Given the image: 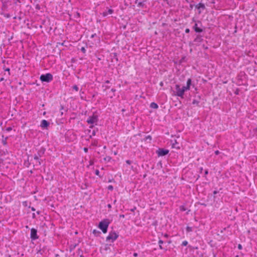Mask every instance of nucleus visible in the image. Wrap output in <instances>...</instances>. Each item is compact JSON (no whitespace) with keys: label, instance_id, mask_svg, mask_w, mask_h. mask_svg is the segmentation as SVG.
Returning a JSON list of instances; mask_svg holds the SVG:
<instances>
[{"label":"nucleus","instance_id":"nucleus-26","mask_svg":"<svg viewBox=\"0 0 257 257\" xmlns=\"http://www.w3.org/2000/svg\"><path fill=\"white\" fill-rule=\"evenodd\" d=\"M186 86H183L182 88H181V89H182V90H183V93H184V92L187 91V90H189V89H186Z\"/></svg>","mask_w":257,"mask_h":257},{"label":"nucleus","instance_id":"nucleus-56","mask_svg":"<svg viewBox=\"0 0 257 257\" xmlns=\"http://www.w3.org/2000/svg\"><path fill=\"white\" fill-rule=\"evenodd\" d=\"M202 171H203V168H202V167H201V168H200V173H202Z\"/></svg>","mask_w":257,"mask_h":257},{"label":"nucleus","instance_id":"nucleus-30","mask_svg":"<svg viewBox=\"0 0 257 257\" xmlns=\"http://www.w3.org/2000/svg\"><path fill=\"white\" fill-rule=\"evenodd\" d=\"M96 135V131L95 130H93L91 133V135L90 136V138H91L92 136H94Z\"/></svg>","mask_w":257,"mask_h":257},{"label":"nucleus","instance_id":"nucleus-39","mask_svg":"<svg viewBox=\"0 0 257 257\" xmlns=\"http://www.w3.org/2000/svg\"><path fill=\"white\" fill-rule=\"evenodd\" d=\"M110 159V158L108 157L104 158V161H109Z\"/></svg>","mask_w":257,"mask_h":257},{"label":"nucleus","instance_id":"nucleus-31","mask_svg":"<svg viewBox=\"0 0 257 257\" xmlns=\"http://www.w3.org/2000/svg\"><path fill=\"white\" fill-rule=\"evenodd\" d=\"M4 69L5 71H8V74L9 75H10V69L9 68H5V67L4 68Z\"/></svg>","mask_w":257,"mask_h":257},{"label":"nucleus","instance_id":"nucleus-59","mask_svg":"<svg viewBox=\"0 0 257 257\" xmlns=\"http://www.w3.org/2000/svg\"><path fill=\"white\" fill-rule=\"evenodd\" d=\"M64 109V107L63 105H61V108H60V110H62Z\"/></svg>","mask_w":257,"mask_h":257},{"label":"nucleus","instance_id":"nucleus-36","mask_svg":"<svg viewBox=\"0 0 257 257\" xmlns=\"http://www.w3.org/2000/svg\"><path fill=\"white\" fill-rule=\"evenodd\" d=\"M36 160L38 161L39 165H41L42 164V162L43 161L42 160L39 158V160Z\"/></svg>","mask_w":257,"mask_h":257},{"label":"nucleus","instance_id":"nucleus-48","mask_svg":"<svg viewBox=\"0 0 257 257\" xmlns=\"http://www.w3.org/2000/svg\"><path fill=\"white\" fill-rule=\"evenodd\" d=\"M181 210H182V211H185L186 210V208L184 206H181Z\"/></svg>","mask_w":257,"mask_h":257},{"label":"nucleus","instance_id":"nucleus-35","mask_svg":"<svg viewBox=\"0 0 257 257\" xmlns=\"http://www.w3.org/2000/svg\"><path fill=\"white\" fill-rule=\"evenodd\" d=\"M81 51L83 53H85L86 52V49H85L84 47H82L81 48Z\"/></svg>","mask_w":257,"mask_h":257},{"label":"nucleus","instance_id":"nucleus-24","mask_svg":"<svg viewBox=\"0 0 257 257\" xmlns=\"http://www.w3.org/2000/svg\"><path fill=\"white\" fill-rule=\"evenodd\" d=\"M186 231L187 232H190L192 231V227L190 226H187L186 227Z\"/></svg>","mask_w":257,"mask_h":257},{"label":"nucleus","instance_id":"nucleus-32","mask_svg":"<svg viewBox=\"0 0 257 257\" xmlns=\"http://www.w3.org/2000/svg\"><path fill=\"white\" fill-rule=\"evenodd\" d=\"M95 174L97 176H100L99 175V171L97 169L95 170Z\"/></svg>","mask_w":257,"mask_h":257},{"label":"nucleus","instance_id":"nucleus-54","mask_svg":"<svg viewBox=\"0 0 257 257\" xmlns=\"http://www.w3.org/2000/svg\"><path fill=\"white\" fill-rule=\"evenodd\" d=\"M94 127V125L93 124H91V125H90L89 126V128H93Z\"/></svg>","mask_w":257,"mask_h":257},{"label":"nucleus","instance_id":"nucleus-51","mask_svg":"<svg viewBox=\"0 0 257 257\" xmlns=\"http://www.w3.org/2000/svg\"><path fill=\"white\" fill-rule=\"evenodd\" d=\"M32 218H34H34H36V215H35V213H33L32 214Z\"/></svg>","mask_w":257,"mask_h":257},{"label":"nucleus","instance_id":"nucleus-16","mask_svg":"<svg viewBox=\"0 0 257 257\" xmlns=\"http://www.w3.org/2000/svg\"><path fill=\"white\" fill-rule=\"evenodd\" d=\"M145 2V1L138 3V7L142 8H146Z\"/></svg>","mask_w":257,"mask_h":257},{"label":"nucleus","instance_id":"nucleus-17","mask_svg":"<svg viewBox=\"0 0 257 257\" xmlns=\"http://www.w3.org/2000/svg\"><path fill=\"white\" fill-rule=\"evenodd\" d=\"M2 138H3V139H2V143H3V144L4 146L7 145V140L8 139V137H7L6 138H4V136L3 135L2 136Z\"/></svg>","mask_w":257,"mask_h":257},{"label":"nucleus","instance_id":"nucleus-12","mask_svg":"<svg viewBox=\"0 0 257 257\" xmlns=\"http://www.w3.org/2000/svg\"><path fill=\"white\" fill-rule=\"evenodd\" d=\"M193 29L196 33H201L203 31V29L198 27V24L197 23H195L193 26Z\"/></svg>","mask_w":257,"mask_h":257},{"label":"nucleus","instance_id":"nucleus-58","mask_svg":"<svg viewBox=\"0 0 257 257\" xmlns=\"http://www.w3.org/2000/svg\"><path fill=\"white\" fill-rule=\"evenodd\" d=\"M203 47L205 49H208V47H205L204 45H203Z\"/></svg>","mask_w":257,"mask_h":257},{"label":"nucleus","instance_id":"nucleus-3","mask_svg":"<svg viewBox=\"0 0 257 257\" xmlns=\"http://www.w3.org/2000/svg\"><path fill=\"white\" fill-rule=\"evenodd\" d=\"M53 79V75L50 73H48L45 74H42L40 77V80L43 82H45L49 83L52 81Z\"/></svg>","mask_w":257,"mask_h":257},{"label":"nucleus","instance_id":"nucleus-25","mask_svg":"<svg viewBox=\"0 0 257 257\" xmlns=\"http://www.w3.org/2000/svg\"><path fill=\"white\" fill-rule=\"evenodd\" d=\"M84 94V92L82 91V90H80V97L82 99H83V94Z\"/></svg>","mask_w":257,"mask_h":257},{"label":"nucleus","instance_id":"nucleus-57","mask_svg":"<svg viewBox=\"0 0 257 257\" xmlns=\"http://www.w3.org/2000/svg\"><path fill=\"white\" fill-rule=\"evenodd\" d=\"M31 208L32 211H35V209L34 208V207H32Z\"/></svg>","mask_w":257,"mask_h":257},{"label":"nucleus","instance_id":"nucleus-22","mask_svg":"<svg viewBox=\"0 0 257 257\" xmlns=\"http://www.w3.org/2000/svg\"><path fill=\"white\" fill-rule=\"evenodd\" d=\"M199 103H200V101L196 99H194L192 101L193 104H195L198 106H200Z\"/></svg>","mask_w":257,"mask_h":257},{"label":"nucleus","instance_id":"nucleus-9","mask_svg":"<svg viewBox=\"0 0 257 257\" xmlns=\"http://www.w3.org/2000/svg\"><path fill=\"white\" fill-rule=\"evenodd\" d=\"M203 41V39L202 38V36L200 35H197L196 38L194 40V42L196 43V45L199 46L202 41Z\"/></svg>","mask_w":257,"mask_h":257},{"label":"nucleus","instance_id":"nucleus-60","mask_svg":"<svg viewBox=\"0 0 257 257\" xmlns=\"http://www.w3.org/2000/svg\"><path fill=\"white\" fill-rule=\"evenodd\" d=\"M190 7L191 8H193V5H190Z\"/></svg>","mask_w":257,"mask_h":257},{"label":"nucleus","instance_id":"nucleus-14","mask_svg":"<svg viewBox=\"0 0 257 257\" xmlns=\"http://www.w3.org/2000/svg\"><path fill=\"white\" fill-rule=\"evenodd\" d=\"M113 13V10L112 9H108V11L103 12L102 13V15L104 17H106L108 14H111Z\"/></svg>","mask_w":257,"mask_h":257},{"label":"nucleus","instance_id":"nucleus-15","mask_svg":"<svg viewBox=\"0 0 257 257\" xmlns=\"http://www.w3.org/2000/svg\"><path fill=\"white\" fill-rule=\"evenodd\" d=\"M92 233L95 236H99L101 234V232L96 229H94Z\"/></svg>","mask_w":257,"mask_h":257},{"label":"nucleus","instance_id":"nucleus-8","mask_svg":"<svg viewBox=\"0 0 257 257\" xmlns=\"http://www.w3.org/2000/svg\"><path fill=\"white\" fill-rule=\"evenodd\" d=\"M30 237L32 240H36L39 238V236L37 234V230L34 228H32L31 229Z\"/></svg>","mask_w":257,"mask_h":257},{"label":"nucleus","instance_id":"nucleus-44","mask_svg":"<svg viewBox=\"0 0 257 257\" xmlns=\"http://www.w3.org/2000/svg\"><path fill=\"white\" fill-rule=\"evenodd\" d=\"M219 154H220V152H219V151L217 150V151H215V154L216 155H219Z\"/></svg>","mask_w":257,"mask_h":257},{"label":"nucleus","instance_id":"nucleus-47","mask_svg":"<svg viewBox=\"0 0 257 257\" xmlns=\"http://www.w3.org/2000/svg\"><path fill=\"white\" fill-rule=\"evenodd\" d=\"M185 32L186 33H189L190 32V29L188 28H187L185 29Z\"/></svg>","mask_w":257,"mask_h":257},{"label":"nucleus","instance_id":"nucleus-6","mask_svg":"<svg viewBox=\"0 0 257 257\" xmlns=\"http://www.w3.org/2000/svg\"><path fill=\"white\" fill-rule=\"evenodd\" d=\"M175 89H176V95L177 96H179L182 98H184V93H183V90L180 88V86L179 84H176L175 85Z\"/></svg>","mask_w":257,"mask_h":257},{"label":"nucleus","instance_id":"nucleus-10","mask_svg":"<svg viewBox=\"0 0 257 257\" xmlns=\"http://www.w3.org/2000/svg\"><path fill=\"white\" fill-rule=\"evenodd\" d=\"M195 8H196V9H197L199 10V12H198V13L199 14H201V10H205L206 9L204 4H203L201 3H200L196 5L195 6Z\"/></svg>","mask_w":257,"mask_h":257},{"label":"nucleus","instance_id":"nucleus-13","mask_svg":"<svg viewBox=\"0 0 257 257\" xmlns=\"http://www.w3.org/2000/svg\"><path fill=\"white\" fill-rule=\"evenodd\" d=\"M191 86H192L193 87H194V85L192 84V80L191 78L188 79L187 81V84H186V89H190Z\"/></svg>","mask_w":257,"mask_h":257},{"label":"nucleus","instance_id":"nucleus-28","mask_svg":"<svg viewBox=\"0 0 257 257\" xmlns=\"http://www.w3.org/2000/svg\"><path fill=\"white\" fill-rule=\"evenodd\" d=\"M191 249H198V247L197 246H190L189 245L188 246Z\"/></svg>","mask_w":257,"mask_h":257},{"label":"nucleus","instance_id":"nucleus-23","mask_svg":"<svg viewBox=\"0 0 257 257\" xmlns=\"http://www.w3.org/2000/svg\"><path fill=\"white\" fill-rule=\"evenodd\" d=\"M113 54V59H115L116 61H118V58L117 56V54L116 53H114Z\"/></svg>","mask_w":257,"mask_h":257},{"label":"nucleus","instance_id":"nucleus-29","mask_svg":"<svg viewBox=\"0 0 257 257\" xmlns=\"http://www.w3.org/2000/svg\"><path fill=\"white\" fill-rule=\"evenodd\" d=\"M188 244V241L186 240H184L182 243V246H186Z\"/></svg>","mask_w":257,"mask_h":257},{"label":"nucleus","instance_id":"nucleus-55","mask_svg":"<svg viewBox=\"0 0 257 257\" xmlns=\"http://www.w3.org/2000/svg\"><path fill=\"white\" fill-rule=\"evenodd\" d=\"M110 83V81L109 80H106L105 81V84H108V83Z\"/></svg>","mask_w":257,"mask_h":257},{"label":"nucleus","instance_id":"nucleus-20","mask_svg":"<svg viewBox=\"0 0 257 257\" xmlns=\"http://www.w3.org/2000/svg\"><path fill=\"white\" fill-rule=\"evenodd\" d=\"M158 243L159 244V247L160 249H165L164 247H163L162 245L164 243V241L162 240L159 239Z\"/></svg>","mask_w":257,"mask_h":257},{"label":"nucleus","instance_id":"nucleus-21","mask_svg":"<svg viewBox=\"0 0 257 257\" xmlns=\"http://www.w3.org/2000/svg\"><path fill=\"white\" fill-rule=\"evenodd\" d=\"M80 17V14L78 12H76L74 13V18L76 19H79Z\"/></svg>","mask_w":257,"mask_h":257},{"label":"nucleus","instance_id":"nucleus-19","mask_svg":"<svg viewBox=\"0 0 257 257\" xmlns=\"http://www.w3.org/2000/svg\"><path fill=\"white\" fill-rule=\"evenodd\" d=\"M172 147L173 148H176L177 149H180V147L179 146V144H178V143L176 141H175V142L174 143L172 144Z\"/></svg>","mask_w":257,"mask_h":257},{"label":"nucleus","instance_id":"nucleus-1","mask_svg":"<svg viewBox=\"0 0 257 257\" xmlns=\"http://www.w3.org/2000/svg\"><path fill=\"white\" fill-rule=\"evenodd\" d=\"M110 223L109 221L107 219H103L98 224V228L101 230L103 233H106Z\"/></svg>","mask_w":257,"mask_h":257},{"label":"nucleus","instance_id":"nucleus-34","mask_svg":"<svg viewBox=\"0 0 257 257\" xmlns=\"http://www.w3.org/2000/svg\"><path fill=\"white\" fill-rule=\"evenodd\" d=\"M111 91H112L113 93V95L111 96V98H112L113 96L115 95L114 93L116 91V89L115 88H112L111 89Z\"/></svg>","mask_w":257,"mask_h":257},{"label":"nucleus","instance_id":"nucleus-61","mask_svg":"<svg viewBox=\"0 0 257 257\" xmlns=\"http://www.w3.org/2000/svg\"><path fill=\"white\" fill-rule=\"evenodd\" d=\"M213 257H217L216 254H215L214 253H213Z\"/></svg>","mask_w":257,"mask_h":257},{"label":"nucleus","instance_id":"nucleus-63","mask_svg":"<svg viewBox=\"0 0 257 257\" xmlns=\"http://www.w3.org/2000/svg\"><path fill=\"white\" fill-rule=\"evenodd\" d=\"M105 87L106 89H108V88H109L110 87L108 86H105Z\"/></svg>","mask_w":257,"mask_h":257},{"label":"nucleus","instance_id":"nucleus-18","mask_svg":"<svg viewBox=\"0 0 257 257\" xmlns=\"http://www.w3.org/2000/svg\"><path fill=\"white\" fill-rule=\"evenodd\" d=\"M150 107L152 108L157 109L159 106H158V104L156 103H155V102H152L150 104Z\"/></svg>","mask_w":257,"mask_h":257},{"label":"nucleus","instance_id":"nucleus-53","mask_svg":"<svg viewBox=\"0 0 257 257\" xmlns=\"http://www.w3.org/2000/svg\"><path fill=\"white\" fill-rule=\"evenodd\" d=\"M147 139L151 140L152 139V137L150 136H148L147 137Z\"/></svg>","mask_w":257,"mask_h":257},{"label":"nucleus","instance_id":"nucleus-49","mask_svg":"<svg viewBox=\"0 0 257 257\" xmlns=\"http://www.w3.org/2000/svg\"><path fill=\"white\" fill-rule=\"evenodd\" d=\"M138 255V254L137 252H134V254H133V256H135V257H137Z\"/></svg>","mask_w":257,"mask_h":257},{"label":"nucleus","instance_id":"nucleus-42","mask_svg":"<svg viewBox=\"0 0 257 257\" xmlns=\"http://www.w3.org/2000/svg\"><path fill=\"white\" fill-rule=\"evenodd\" d=\"M83 150L85 153H87L88 151V149L87 148H84Z\"/></svg>","mask_w":257,"mask_h":257},{"label":"nucleus","instance_id":"nucleus-41","mask_svg":"<svg viewBox=\"0 0 257 257\" xmlns=\"http://www.w3.org/2000/svg\"><path fill=\"white\" fill-rule=\"evenodd\" d=\"M237 247L239 249H241L242 248V245L240 244H238Z\"/></svg>","mask_w":257,"mask_h":257},{"label":"nucleus","instance_id":"nucleus-38","mask_svg":"<svg viewBox=\"0 0 257 257\" xmlns=\"http://www.w3.org/2000/svg\"><path fill=\"white\" fill-rule=\"evenodd\" d=\"M208 174V170L207 169L205 170L204 171V176L206 177L207 175Z\"/></svg>","mask_w":257,"mask_h":257},{"label":"nucleus","instance_id":"nucleus-37","mask_svg":"<svg viewBox=\"0 0 257 257\" xmlns=\"http://www.w3.org/2000/svg\"><path fill=\"white\" fill-rule=\"evenodd\" d=\"M6 130L7 132H10L12 130V127H8L6 128Z\"/></svg>","mask_w":257,"mask_h":257},{"label":"nucleus","instance_id":"nucleus-52","mask_svg":"<svg viewBox=\"0 0 257 257\" xmlns=\"http://www.w3.org/2000/svg\"><path fill=\"white\" fill-rule=\"evenodd\" d=\"M107 207L108 208H111V205L110 204H107Z\"/></svg>","mask_w":257,"mask_h":257},{"label":"nucleus","instance_id":"nucleus-7","mask_svg":"<svg viewBox=\"0 0 257 257\" xmlns=\"http://www.w3.org/2000/svg\"><path fill=\"white\" fill-rule=\"evenodd\" d=\"M169 151L167 149L159 148L158 150L156 151V153L159 157L160 156H165L168 154Z\"/></svg>","mask_w":257,"mask_h":257},{"label":"nucleus","instance_id":"nucleus-33","mask_svg":"<svg viewBox=\"0 0 257 257\" xmlns=\"http://www.w3.org/2000/svg\"><path fill=\"white\" fill-rule=\"evenodd\" d=\"M107 188L109 190L112 191L113 189V187L112 185H109Z\"/></svg>","mask_w":257,"mask_h":257},{"label":"nucleus","instance_id":"nucleus-46","mask_svg":"<svg viewBox=\"0 0 257 257\" xmlns=\"http://www.w3.org/2000/svg\"><path fill=\"white\" fill-rule=\"evenodd\" d=\"M136 209V207H134L133 208L131 209L130 210L131 212H134Z\"/></svg>","mask_w":257,"mask_h":257},{"label":"nucleus","instance_id":"nucleus-62","mask_svg":"<svg viewBox=\"0 0 257 257\" xmlns=\"http://www.w3.org/2000/svg\"><path fill=\"white\" fill-rule=\"evenodd\" d=\"M37 213L38 214H40V211H38L37 212Z\"/></svg>","mask_w":257,"mask_h":257},{"label":"nucleus","instance_id":"nucleus-5","mask_svg":"<svg viewBox=\"0 0 257 257\" xmlns=\"http://www.w3.org/2000/svg\"><path fill=\"white\" fill-rule=\"evenodd\" d=\"M46 151V149L43 148L41 147L40 150H39L37 153V154H35L34 156V159L35 160H39V159L41 157H42L44 154H45V152Z\"/></svg>","mask_w":257,"mask_h":257},{"label":"nucleus","instance_id":"nucleus-27","mask_svg":"<svg viewBox=\"0 0 257 257\" xmlns=\"http://www.w3.org/2000/svg\"><path fill=\"white\" fill-rule=\"evenodd\" d=\"M72 88L73 89H74L76 91H78V90H79V88L77 86V85H74V86H73Z\"/></svg>","mask_w":257,"mask_h":257},{"label":"nucleus","instance_id":"nucleus-11","mask_svg":"<svg viewBox=\"0 0 257 257\" xmlns=\"http://www.w3.org/2000/svg\"><path fill=\"white\" fill-rule=\"evenodd\" d=\"M49 122L46 120L43 119L41 121L40 126L42 128H47L49 125Z\"/></svg>","mask_w":257,"mask_h":257},{"label":"nucleus","instance_id":"nucleus-45","mask_svg":"<svg viewBox=\"0 0 257 257\" xmlns=\"http://www.w3.org/2000/svg\"><path fill=\"white\" fill-rule=\"evenodd\" d=\"M132 161H131V160H126V163L127 164H129V165H130V164H131L132 163Z\"/></svg>","mask_w":257,"mask_h":257},{"label":"nucleus","instance_id":"nucleus-64","mask_svg":"<svg viewBox=\"0 0 257 257\" xmlns=\"http://www.w3.org/2000/svg\"><path fill=\"white\" fill-rule=\"evenodd\" d=\"M163 82H161L160 83V85L162 86V85H163Z\"/></svg>","mask_w":257,"mask_h":257},{"label":"nucleus","instance_id":"nucleus-4","mask_svg":"<svg viewBox=\"0 0 257 257\" xmlns=\"http://www.w3.org/2000/svg\"><path fill=\"white\" fill-rule=\"evenodd\" d=\"M118 237V234L115 231H110L108 235L106 237V241L113 242Z\"/></svg>","mask_w":257,"mask_h":257},{"label":"nucleus","instance_id":"nucleus-50","mask_svg":"<svg viewBox=\"0 0 257 257\" xmlns=\"http://www.w3.org/2000/svg\"><path fill=\"white\" fill-rule=\"evenodd\" d=\"M218 193V191L214 190V191H213V194H214V195H215V194H217Z\"/></svg>","mask_w":257,"mask_h":257},{"label":"nucleus","instance_id":"nucleus-2","mask_svg":"<svg viewBox=\"0 0 257 257\" xmlns=\"http://www.w3.org/2000/svg\"><path fill=\"white\" fill-rule=\"evenodd\" d=\"M98 121V115L96 111L93 113L92 115L89 116L86 120V122L90 124H97Z\"/></svg>","mask_w":257,"mask_h":257},{"label":"nucleus","instance_id":"nucleus-43","mask_svg":"<svg viewBox=\"0 0 257 257\" xmlns=\"http://www.w3.org/2000/svg\"><path fill=\"white\" fill-rule=\"evenodd\" d=\"M96 36H97L96 34L95 33V34H93L91 35L90 38H93L95 37H96Z\"/></svg>","mask_w":257,"mask_h":257},{"label":"nucleus","instance_id":"nucleus-40","mask_svg":"<svg viewBox=\"0 0 257 257\" xmlns=\"http://www.w3.org/2000/svg\"><path fill=\"white\" fill-rule=\"evenodd\" d=\"M36 9L38 10H40V6L39 5H37L36 6Z\"/></svg>","mask_w":257,"mask_h":257}]
</instances>
